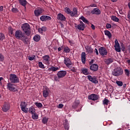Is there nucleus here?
<instances>
[{
    "instance_id": "f257e3e1",
    "label": "nucleus",
    "mask_w": 130,
    "mask_h": 130,
    "mask_svg": "<svg viewBox=\"0 0 130 130\" xmlns=\"http://www.w3.org/2000/svg\"><path fill=\"white\" fill-rule=\"evenodd\" d=\"M16 39H19L21 40L24 44H27L28 43V37L25 36V34L21 30H16L15 35Z\"/></svg>"
},
{
    "instance_id": "f03ea898",
    "label": "nucleus",
    "mask_w": 130,
    "mask_h": 130,
    "mask_svg": "<svg viewBox=\"0 0 130 130\" xmlns=\"http://www.w3.org/2000/svg\"><path fill=\"white\" fill-rule=\"evenodd\" d=\"M67 75V71H58L57 73V76L55 75L54 77V79L56 82H59V79H62V78H64L66 75Z\"/></svg>"
},
{
    "instance_id": "7ed1b4c3",
    "label": "nucleus",
    "mask_w": 130,
    "mask_h": 130,
    "mask_svg": "<svg viewBox=\"0 0 130 130\" xmlns=\"http://www.w3.org/2000/svg\"><path fill=\"white\" fill-rule=\"evenodd\" d=\"M123 74V69L121 67L115 68L112 72V75L115 77H119Z\"/></svg>"
},
{
    "instance_id": "20e7f679",
    "label": "nucleus",
    "mask_w": 130,
    "mask_h": 130,
    "mask_svg": "<svg viewBox=\"0 0 130 130\" xmlns=\"http://www.w3.org/2000/svg\"><path fill=\"white\" fill-rule=\"evenodd\" d=\"M23 31L27 36H30L31 34V28H30V25L28 23H24L21 27Z\"/></svg>"
},
{
    "instance_id": "39448f33",
    "label": "nucleus",
    "mask_w": 130,
    "mask_h": 130,
    "mask_svg": "<svg viewBox=\"0 0 130 130\" xmlns=\"http://www.w3.org/2000/svg\"><path fill=\"white\" fill-rule=\"evenodd\" d=\"M8 90L11 92H18V88L17 85L12 82H8L7 84Z\"/></svg>"
},
{
    "instance_id": "423d86ee",
    "label": "nucleus",
    "mask_w": 130,
    "mask_h": 130,
    "mask_svg": "<svg viewBox=\"0 0 130 130\" xmlns=\"http://www.w3.org/2000/svg\"><path fill=\"white\" fill-rule=\"evenodd\" d=\"M9 80L11 83L13 84H18V83H20V79H19V77H18V76L15 74H11L10 75Z\"/></svg>"
},
{
    "instance_id": "0eeeda50",
    "label": "nucleus",
    "mask_w": 130,
    "mask_h": 130,
    "mask_svg": "<svg viewBox=\"0 0 130 130\" xmlns=\"http://www.w3.org/2000/svg\"><path fill=\"white\" fill-rule=\"evenodd\" d=\"M20 107L22 111L24 113H28V108H27V104L25 102H22L20 104Z\"/></svg>"
},
{
    "instance_id": "6e6552de",
    "label": "nucleus",
    "mask_w": 130,
    "mask_h": 130,
    "mask_svg": "<svg viewBox=\"0 0 130 130\" xmlns=\"http://www.w3.org/2000/svg\"><path fill=\"white\" fill-rule=\"evenodd\" d=\"M64 63L66 64V66H67V68H69V69H72V66L73 65V63H72V61L70 59H69V57H66L64 59Z\"/></svg>"
},
{
    "instance_id": "1a4fd4ad",
    "label": "nucleus",
    "mask_w": 130,
    "mask_h": 130,
    "mask_svg": "<svg viewBox=\"0 0 130 130\" xmlns=\"http://www.w3.org/2000/svg\"><path fill=\"white\" fill-rule=\"evenodd\" d=\"M43 59L45 64H47V66H49L50 64V57L49 56V55L43 56Z\"/></svg>"
},
{
    "instance_id": "9d476101",
    "label": "nucleus",
    "mask_w": 130,
    "mask_h": 130,
    "mask_svg": "<svg viewBox=\"0 0 130 130\" xmlns=\"http://www.w3.org/2000/svg\"><path fill=\"white\" fill-rule=\"evenodd\" d=\"M99 53L102 56H104V55H107V50L104 47H101L99 49Z\"/></svg>"
},
{
    "instance_id": "9b49d317",
    "label": "nucleus",
    "mask_w": 130,
    "mask_h": 130,
    "mask_svg": "<svg viewBox=\"0 0 130 130\" xmlns=\"http://www.w3.org/2000/svg\"><path fill=\"white\" fill-rule=\"evenodd\" d=\"M89 100H92V101H96L99 99V95L98 94L92 93L88 96Z\"/></svg>"
},
{
    "instance_id": "f8f14e48",
    "label": "nucleus",
    "mask_w": 130,
    "mask_h": 130,
    "mask_svg": "<svg viewBox=\"0 0 130 130\" xmlns=\"http://www.w3.org/2000/svg\"><path fill=\"white\" fill-rule=\"evenodd\" d=\"M10 103L5 102L2 107V110L4 112H7V111L10 110Z\"/></svg>"
},
{
    "instance_id": "ddd939ff",
    "label": "nucleus",
    "mask_w": 130,
    "mask_h": 130,
    "mask_svg": "<svg viewBox=\"0 0 130 130\" xmlns=\"http://www.w3.org/2000/svg\"><path fill=\"white\" fill-rule=\"evenodd\" d=\"M43 95L44 98H47L48 95H49V88L48 87H45L43 91Z\"/></svg>"
},
{
    "instance_id": "4468645a",
    "label": "nucleus",
    "mask_w": 130,
    "mask_h": 130,
    "mask_svg": "<svg viewBox=\"0 0 130 130\" xmlns=\"http://www.w3.org/2000/svg\"><path fill=\"white\" fill-rule=\"evenodd\" d=\"M87 78L91 83H94V84H98V80L96 79L95 77H92L91 75H88Z\"/></svg>"
},
{
    "instance_id": "2eb2a0df",
    "label": "nucleus",
    "mask_w": 130,
    "mask_h": 130,
    "mask_svg": "<svg viewBox=\"0 0 130 130\" xmlns=\"http://www.w3.org/2000/svg\"><path fill=\"white\" fill-rule=\"evenodd\" d=\"M99 68V66H98V64H92L91 65H90L89 69L90 71H92V72H97V71H98Z\"/></svg>"
},
{
    "instance_id": "dca6fc26",
    "label": "nucleus",
    "mask_w": 130,
    "mask_h": 130,
    "mask_svg": "<svg viewBox=\"0 0 130 130\" xmlns=\"http://www.w3.org/2000/svg\"><path fill=\"white\" fill-rule=\"evenodd\" d=\"M114 47L115 48L116 51L117 52H120V46L119 45V43H118V41L117 40H115V45Z\"/></svg>"
},
{
    "instance_id": "f3484780",
    "label": "nucleus",
    "mask_w": 130,
    "mask_h": 130,
    "mask_svg": "<svg viewBox=\"0 0 130 130\" xmlns=\"http://www.w3.org/2000/svg\"><path fill=\"white\" fill-rule=\"evenodd\" d=\"M40 20H41L42 22H44V21H50V20H51V17L47 15H42L40 17Z\"/></svg>"
},
{
    "instance_id": "a211bd4d",
    "label": "nucleus",
    "mask_w": 130,
    "mask_h": 130,
    "mask_svg": "<svg viewBox=\"0 0 130 130\" xmlns=\"http://www.w3.org/2000/svg\"><path fill=\"white\" fill-rule=\"evenodd\" d=\"M57 20H59L60 21H66V16L61 13H59L57 15Z\"/></svg>"
},
{
    "instance_id": "6ab92c4d",
    "label": "nucleus",
    "mask_w": 130,
    "mask_h": 130,
    "mask_svg": "<svg viewBox=\"0 0 130 130\" xmlns=\"http://www.w3.org/2000/svg\"><path fill=\"white\" fill-rule=\"evenodd\" d=\"M43 12V10L41 8H39L38 9L35 10V15L36 16V17H38V16H40L42 14V12Z\"/></svg>"
},
{
    "instance_id": "aec40b11",
    "label": "nucleus",
    "mask_w": 130,
    "mask_h": 130,
    "mask_svg": "<svg viewBox=\"0 0 130 130\" xmlns=\"http://www.w3.org/2000/svg\"><path fill=\"white\" fill-rule=\"evenodd\" d=\"M81 61L83 64L86 63V53L85 52H83L81 53Z\"/></svg>"
},
{
    "instance_id": "412c9836",
    "label": "nucleus",
    "mask_w": 130,
    "mask_h": 130,
    "mask_svg": "<svg viewBox=\"0 0 130 130\" xmlns=\"http://www.w3.org/2000/svg\"><path fill=\"white\" fill-rule=\"evenodd\" d=\"M91 14L93 15H100L101 14V11L98 8H94L91 11Z\"/></svg>"
},
{
    "instance_id": "4be33fe9",
    "label": "nucleus",
    "mask_w": 130,
    "mask_h": 130,
    "mask_svg": "<svg viewBox=\"0 0 130 130\" xmlns=\"http://www.w3.org/2000/svg\"><path fill=\"white\" fill-rule=\"evenodd\" d=\"M114 61V59L112 58H110L108 59H105L104 60V62L106 64H110V63H112V62Z\"/></svg>"
},
{
    "instance_id": "5701e85b",
    "label": "nucleus",
    "mask_w": 130,
    "mask_h": 130,
    "mask_svg": "<svg viewBox=\"0 0 130 130\" xmlns=\"http://www.w3.org/2000/svg\"><path fill=\"white\" fill-rule=\"evenodd\" d=\"M75 28H77L78 30H81V31H84L85 29V26L81 25V24H77V23L75 24Z\"/></svg>"
},
{
    "instance_id": "b1692460",
    "label": "nucleus",
    "mask_w": 130,
    "mask_h": 130,
    "mask_svg": "<svg viewBox=\"0 0 130 130\" xmlns=\"http://www.w3.org/2000/svg\"><path fill=\"white\" fill-rule=\"evenodd\" d=\"M28 111H29V113L31 114H36L35 108L33 106L30 107L28 110Z\"/></svg>"
},
{
    "instance_id": "393cba45",
    "label": "nucleus",
    "mask_w": 130,
    "mask_h": 130,
    "mask_svg": "<svg viewBox=\"0 0 130 130\" xmlns=\"http://www.w3.org/2000/svg\"><path fill=\"white\" fill-rule=\"evenodd\" d=\"M81 73H82V74H83V75H85V76L89 75V71L88 70V69H87V68L82 69Z\"/></svg>"
},
{
    "instance_id": "a878e982",
    "label": "nucleus",
    "mask_w": 130,
    "mask_h": 130,
    "mask_svg": "<svg viewBox=\"0 0 130 130\" xmlns=\"http://www.w3.org/2000/svg\"><path fill=\"white\" fill-rule=\"evenodd\" d=\"M47 30V28L45 26H43L41 28L38 29V31L41 34H42L43 32H45Z\"/></svg>"
},
{
    "instance_id": "bb28decb",
    "label": "nucleus",
    "mask_w": 130,
    "mask_h": 130,
    "mask_svg": "<svg viewBox=\"0 0 130 130\" xmlns=\"http://www.w3.org/2000/svg\"><path fill=\"white\" fill-rule=\"evenodd\" d=\"M80 105V101L79 100H76L74 103H73V108H77V107H78V106Z\"/></svg>"
},
{
    "instance_id": "cd10ccee",
    "label": "nucleus",
    "mask_w": 130,
    "mask_h": 130,
    "mask_svg": "<svg viewBox=\"0 0 130 130\" xmlns=\"http://www.w3.org/2000/svg\"><path fill=\"white\" fill-rule=\"evenodd\" d=\"M48 119H49V118L47 117H43L42 121L43 124H47V122H48Z\"/></svg>"
},
{
    "instance_id": "c85d7f7f",
    "label": "nucleus",
    "mask_w": 130,
    "mask_h": 130,
    "mask_svg": "<svg viewBox=\"0 0 130 130\" xmlns=\"http://www.w3.org/2000/svg\"><path fill=\"white\" fill-rule=\"evenodd\" d=\"M58 70H59L58 67H54L53 66H52L51 68L48 69V71H51L52 72H56V71H58Z\"/></svg>"
},
{
    "instance_id": "c756f323",
    "label": "nucleus",
    "mask_w": 130,
    "mask_h": 130,
    "mask_svg": "<svg viewBox=\"0 0 130 130\" xmlns=\"http://www.w3.org/2000/svg\"><path fill=\"white\" fill-rule=\"evenodd\" d=\"M104 32H105V35H106V36H108V38L110 39V38H111L112 36L111 35V32H110V31H109V30H105Z\"/></svg>"
},
{
    "instance_id": "7c9ffc66",
    "label": "nucleus",
    "mask_w": 130,
    "mask_h": 130,
    "mask_svg": "<svg viewBox=\"0 0 130 130\" xmlns=\"http://www.w3.org/2000/svg\"><path fill=\"white\" fill-rule=\"evenodd\" d=\"M19 2V4L23 6V7H26L27 5V1L26 0H18Z\"/></svg>"
},
{
    "instance_id": "2f4dec72",
    "label": "nucleus",
    "mask_w": 130,
    "mask_h": 130,
    "mask_svg": "<svg viewBox=\"0 0 130 130\" xmlns=\"http://www.w3.org/2000/svg\"><path fill=\"white\" fill-rule=\"evenodd\" d=\"M78 15V11L76 8L73 9V12L71 11V17Z\"/></svg>"
},
{
    "instance_id": "473e14b6",
    "label": "nucleus",
    "mask_w": 130,
    "mask_h": 130,
    "mask_svg": "<svg viewBox=\"0 0 130 130\" xmlns=\"http://www.w3.org/2000/svg\"><path fill=\"white\" fill-rule=\"evenodd\" d=\"M34 40L36 42H38L40 40V36L37 35L34 37Z\"/></svg>"
},
{
    "instance_id": "72a5a7b5",
    "label": "nucleus",
    "mask_w": 130,
    "mask_h": 130,
    "mask_svg": "<svg viewBox=\"0 0 130 130\" xmlns=\"http://www.w3.org/2000/svg\"><path fill=\"white\" fill-rule=\"evenodd\" d=\"M111 20L114 21V22H118L119 21V18L117 17L116 16H112Z\"/></svg>"
},
{
    "instance_id": "f704fd0d",
    "label": "nucleus",
    "mask_w": 130,
    "mask_h": 130,
    "mask_svg": "<svg viewBox=\"0 0 130 130\" xmlns=\"http://www.w3.org/2000/svg\"><path fill=\"white\" fill-rule=\"evenodd\" d=\"M80 19V20H82L84 23H85L86 24H89V21H88L84 16H81Z\"/></svg>"
},
{
    "instance_id": "c9c22d12",
    "label": "nucleus",
    "mask_w": 130,
    "mask_h": 130,
    "mask_svg": "<svg viewBox=\"0 0 130 130\" xmlns=\"http://www.w3.org/2000/svg\"><path fill=\"white\" fill-rule=\"evenodd\" d=\"M35 105H36V106H37L38 108H42V106H43V105H42V104H41V103H38V102L35 103Z\"/></svg>"
},
{
    "instance_id": "e433bc0d",
    "label": "nucleus",
    "mask_w": 130,
    "mask_h": 130,
    "mask_svg": "<svg viewBox=\"0 0 130 130\" xmlns=\"http://www.w3.org/2000/svg\"><path fill=\"white\" fill-rule=\"evenodd\" d=\"M86 49L88 53H93V49L91 47H87Z\"/></svg>"
},
{
    "instance_id": "4c0bfd02",
    "label": "nucleus",
    "mask_w": 130,
    "mask_h": 130,
    "mask_svg": "<svg viewBox=\"0 0 130 130\" xmlns=\"http://www.w3.org/2000/svg\"><path fill=\"white\" fill-rule=\"evenodd\" d=\"M64 12L66 13H67V14H69V15H71L72 11H71V9H70L69 8H68L66 7L64 9Z\"/></svg>"
},
{
    "instance_id": "58836bf2",
    "label": "nucleus",
    "mask_w": 130,
    "mask_h": 130,
    "mask_svg": "<svg viewBox=\"0 0 130 130\" xmlns=\"http://www.w3.org/2000/svg\"><path fill=\"white\" fill-rule=\"evenodd\" d=\"M64 52H66V53H69L70 51H71V50L70 49V48L69 47H65L64 48L63 50Z\"/></svg>"
},
{
    "instance_id": "ea45409f",
    "label": "nucleus",
    "mask_w": 130,
    "mask_h": 130,
    "mask_svg": "<svg viewBox=\"0 0 130 130\" xmlns=\"http://www.w3.org/2000/svg\"><path fill=\"white\" fill-rule=\"evenodd\" d=\"M38 65L39 68H40V69H45V67H44V64H43L42 62H39Z\"/></svg>"
},
{
    "instance_id": "a19ab883",
    "label": "nucleus",
    "mask_w": 130,
    "mask_h": 130,
    "mask_svg": "<svg viewBox=\"0 0 130 130\" xmlns=\"http://www.w3.org/2000/svg\"><path fill=\"white\" fill-rule=\"evenodd\" d=\"M108 103H109V100L107 99H105L103 101V104L104 105H108Z\"/></svg>"
},
{
    "instance_id": "79ce46f5",
    "label": "nucleus",
    "mask_w": 130,
    "mask_h": 130,
    "mask_svg": "<svg viewBox=\"0 0 130 130\" xmlns=\"http://www.w3.org/2000/svg\"><path fill=\"white\" fill-rule=\"evenodd\" d=\"M29 60L32 61L35 59V55L29 56L27 57Z\"/></svg>"
},
{
    "instance_id": "37998d69",
    "label": "nucleus",
    "mask_w": 130,
    "mask_h": 130,
    "mask_svg": "<svg viewBox=\"0 0 130 130\" xmlns=\"http://www.w3.org/2000/svg\"><path fill=\"white\" fill-rule=\"evenodd\" d=\"M116 83L118 86H120V87L122 86V85H123V84L122 83V82L119 81H117L116 82Z\"/></svg>"
},
{
    "instance_id": "c03bdc74",
    "label": "nucleus",
    "mask_w": 130,
    "mask_h": 130,
    "mask_svg": "<svg viewBox=\"0 0 130 130\" xmlns=\"http://www.w3.org/2000/svg\"><path fill=\"white\" fill-rule=\"evenodd\" d=\"M12 12V13H18L19 12V10H18V9L15 8L14 7L12 8L11 9Z\"/></svg>"
},
{
    "instance_id": "a18cd8bd",
    "label": "nucleus",
    "mask_w": 130,
    "mask_h": 130,
    "mask_svg": "<svg viewBox=\"0 0 130 130\" xmlns=\"http://www.w3.org/2000/svg\"><path fill=\"white\" fill-rule=\"evenodd\" d=\"M5 39V35L3 33H0V40L3 41Z\"/></svg>"
},
{
    "instance_id": "49530a36",
    "label": "nucleus",
    "mask_w": 130,
    "mask_h": 130,
    "mask_svg": "<svg viewBox=\"0 0 130 130\" xmlns=\"http://www.w3.org/2000/svg\"><path fill=\"white\" fill-rule=\"evenodd\" d=\"M124 73L127 77H129V71H128V70L125 69L124 70Z\"/></svg>"
},
{
    "instance_id": "de8ad7c7",
    "label": "nucleus",
    "mask_w": 130,
    "mask_h": 130,
    "mask_svg": "<svg viewBox=\"0 0 130 130\" xmlns=\"http://www.w3.org/2000/svg\"><path fill=\"white\" fill-rule=\"evenodd\" d=\"M13 31H14V29H13V28L10 27V28H9V34H11V35H13Z\"/></svg>"
},
{
    "instance_id": "09e8293b",
    "label": "nucleus",
    "mask_w": 130,
    "mask_h": 130,
    "mask_svg": "<svg viewBox=\"0 0 130 130\" xmlns=\"http://www.w3.org/2000/svg\"><path fill=\"white\" fill-rule=\"evenodd\" d=\"M32 118L33 119H38V115H37V114H32Z\"/></svg>"
},
{
    "instance_id": "8fccbe9b",
    "label": "nucleus",
    "mask_w": 130,
    "mask_h": 130,
    "mask_svg": "<svg viewBox=\"0 0 130 130\" xmlns=\"http://www.w3.org/2000/svg\"><path fill=\"white\" fill-rule=\"evenodd\" d=\"M4 59L5 57H4V55H3L2 54H0V61H4Z\"/></svg>"
},
{
    "instance_id": "3c124183",
    "label": "nucleus",
    "mask_w": 130,
    "mask_h": 130,
    "mask_svg": "<svg viewBox=\"0 0 130 130\" xmlns=\"http://www.w3.org/2000/svg\"><path fill=\"white\" fill-rule=\"evenodd\" d=\"M107 29H111V24L110 23H107L106 26Z\"/></svg>"
},
{
    "instance_id": "603ef678",
    "label": "nucleus",
    "mask_w": 130,
    "mask_h": 130,
    "mask_svg": "<svg viewBox=\"0 0 130 130\" xmlns=\"http://www.w3.org/2000/svg\"><path fill=\"white\" fill-rule=\"evenodd\" d=\"M69 123H66L64 124V128L65 129H69Z\"/></svg>"
},
{
    "instance_id": "864d4df0",
    "label": "nucleus",
    "mask_w": 130,
    "mask_h": 130,
    "mask_svg": "<svg viewBox=\"0 0 130 130\" xmlns=\"http://www.w3.org/2000/svg\"><path fill=\"white\" fill-rule=\"evenodd\" d=\"M71 72H73V73H76V68H75V67H73L72 68V65H71Z\"/></svg>"
},
{
    "instance_id": "5fc2aeb1",
    "label": "nucleus",
    "mask_w": 130,
    "mask_h": 130,
    "mask_svg": "<svg viewBox=\"0 0 130 130\" xmlns=\"http://www.w3.org/2000/svg\"><path fill=\"white\" fill-rule=\"evenodd\" d=\"M94 51L96 55H99V52H98V50L96 48L94 49Z\"/></svg>"
},
{
    "instance_id": "6e6d98bb",
    "label": "nucleus",
    "mask_w": 130,
    "mask_h": 130,
    "mask_svg": "<svg viewBox=\"0 0 130 130\" xmlns=\"http://www.w3.org/2000/svg\"><path fill=\"white\" fill-rule=\"evenodd\" d=\"M62 107H63L62 104H59L58 106V108H62Z\"/></svg>"
},
{
    "instance_id": "4d7b16f0",
    "label": "nucleus",
    "mask_w": 130,
    "mask_h": 130,
    "mask_svg": "<svg viewBox=\"0 0 130 130\" xmlns=\"http://www.w3.org/2000/svg\"><path fill=\"white\" fill-rule=\"evenodd\" d=\"M94 63V59H92L90 61H89V64L91 66Z\"/></svg>"
},
{
    "instance_id": "13d9d810",
    "label": "nucleus",
    "mask_w": 130,
    "mask_h": 130,
    "mask_svg": "<svg viewBox=\"0 0 130 130\" xmlns=\"http://www.w3.org/2000/svg\"><path fill=\"white\" fill-rule=\"evenodd\" d=\"M62 49V47H59L58 48V51L59 52V51H61V50Z\"/></svg>"
},
{
    "instance_id": "bf43d9fd",
    "label": "nucleus",
    "mask_w": 130,
    "mask_h": 130,
    "mask_svg": "<svg viewBox=\"0 0 130 130\" xmlns=\"http://www.w3.org/2000/svg\"><path fill=\"white\" fill-rule=\"evenodd\" d=\"M119 12L121 15H123V12L122 11V10L121 9H119Z\"/></svg>"
},
{
    "instance_id": "052dcab7",
    "label": "nucleus",
    "mask_w": 130,
    "mask_h": 130,
    "mask_svg": "<svg viewBox=\"0 0 130 130\" xmlns=\"http://www.w3.org/2000/svg\"><path fill=\"white\" fill-rule=\"evenodd\" d=\"M91 27L92 30H95V25H94L93 24H91Z\"/></svg>"
},
{
    "instance_id": "680f3d73",
    "label": "nucleus",
    "mask_w": 130,
    "mask_h": 130,
    "mask_svg": "<svg viewBox=\"0 0 130 130\" xmlns=\"http://www.w3.org/2000/svg\"><path fill=\"white\" fill-rule=\"evenodd\" d=\"M4 11V7L1 6L0 7V11L3 12Z\"/></svg>"
},
{
    "instance_id": "e2e57ef3",
    "label": "nucleus",
    "mask_w": 130,
    "mask_h": 130,
    "mask_svg": "<svg viewBox=\"0 0 130 130\" xmlns=\"http://www.w3.org/2000/svg\"><path fill=\"white\" fill-rule=\"evenodd\" d=\"M80 25H81L82 26H85V24L82 21H80Z\"/></svg>"
},
{
    "instance_id": "0e129e2a",
    "label": "nucleus",
    "mask_w": 130,
    "mask_h": 130,
    "mask_svg": "<svg viewBox=\"0 0 130 130\" xmlns=\"http://www.w3.org/2000/svg\"><path fill=\"white\" fill-rule=\"evenodd\" d=\"M69 43H70L71 44H73V41H71V40H69Z\"/></svg>"
},
{
    "instance_id": "69168bd1",
    "label": "nucleus",
    "mask_w": 130,
    "mask_h": 130,
    "mask_svg": "<svg viewBox=\"0 0 130 130\" xmlns=\"http://www.w3.org/2000/svg\"><path fill=\"white\" fill-rule=\"evenodd\" d=\"M127 62L128 63V64H130V59L127 60Z\"/></svg>"
},
{
    "instance_id": "338daca9",
    "label": "nucleus",
    "mask_w": 130,
    "mask_h": 130,
    "mask_svg": "<svg viewBox=\"0 0 130 130\" xmlns=\"http://www.w3.org/2000/svg\"><path fill=\"white\" fill-rule=\"evenodd\" d=\"M60 26L62 28H63V24L62 23H60Z\"/></svg>"
},
{
    "instance_id": "774afa93",
    "label": "nucleus",
    "mask_w": 130,
    "mask_h": 130,
    "mask_svg": "<svg viewBox=\"0 0 130 130\" xmlns=\"http://www.w3.org/2000/svg\"><path fill=\"white\" fill-rule=\"evenodd\" d=\"M128 7L129 9H130V3H129L128 4Z\"/></svg>"
}]
</instances>
